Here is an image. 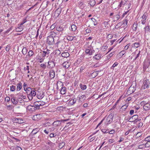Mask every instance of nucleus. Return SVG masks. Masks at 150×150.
I'll return each mask as SVG.
<instances>
[{
	"mask_svg": "<svg viewBox=\"0 0 150 150\" xmlns=\"http://www.w3.org/2000/svg\"><path fill=\"white\" fill-rule=\"evenodd\" d=\"M32 90V89L30 87H28L27 88H25V91L28 95L30 94Z\"/></svg>",
	"mask_w": 150,
	"mask_h": 150,
	"instance_id": "nucleus-32",
	"label": "nucleus"
},
{
	"mask_svg": "<svg viewBox=\"0 0 150 150\" xmlns=\"http://www.w3.org/2000/svg\"><path fill=\"white\" fill-rule=\"evenodd\" d=\"M40 66L44 69H45L46 67V66L45 64H40Z\"/></svg>",
	"mask_w": 150,
	"mask_h": 150,
	"instance_id": "nucleus-63",
	"label": "nucleus"
},
{
	"mask_svg": "<svg viewBox=\"0 0 150 150\" xmlns=\"http://www.w3.org/2000/svg\"><path fill=\"white\" fill-rule=\"evenodd\" d=\"M76 29V27L75 25L73 24L71 25V30L73 31H75Z\"/></svg>",
	"mask_w": 150,
	"mask_h": 150,
	"instance_id": "nucleus-40",
	"label": "nucleus"
},
{
	"mask_svg": "<svg viewBox=\"0 0 150 150\" xmlns=\"http://www.w3.org/2000/svg\"><path fill=\"white\" fill-rule=\"evenodd\" d=\"M36 108V106L34 105H29L27 108V109L28 110L32 112L34 111L35 110L37 109Z\"/></svg>",
	"mask_w": 150,
	"mask_h": 150,
	"instance_id": "nucleus-5",
	"label": "nucleus"
},
{
	"mask_svg": "<svg viewBox=\"0 0 150 150\" xmlns=\"http://www.w3.org/2000/svg\"><path fill=\"white\" fill-rule=\"evenodd\" d=\"M90 4L91 6H93L95 4V1L94 0H91Z\"/></svg>",
	"mask_w": 150,
	"mask_h": 150,
	"instance_id": "nucleus-47",
	"label": "nucleus"
},
{
	"mask_svg": "<svg viewBox=\"0 0 150 150\" xmlns=\"http://www.w3.org/2000/svg\"><path fill=\"white\" fill-rule=\"evenodd\" d=\"M11 47V46L10 45H8L6 47V50L8 52L9 50L10 49V48Z\"/></svg>",
	"mask_w": 150,
	"mask_h": 150,
	"instance_id": "nucleus-49",
	"label": "nucleus"
},
{
	"mask_svg": "<svg viewBox=\"0 0 150 150\" xmlns=\"http://www.w3.org/2000/svg\"><path fill=\"white\" fill-rule=\"evenodd\" d=\"M147 18V14L146 13H144L142 17V20L141 21L142 23L144 25L146 22V20Z\"/></svg>",
	"mask_w": 150,
	"mask_h": 150,
	"instance_id": "nucleus-7",
	"label": "nucleus"
},
{
	"mask_svg": "<svg viewBox=\"0 0 150 150\" xmlns=\"http://www.w3.org/2000/svg\"><path fill=\"white\" fill-rule=\"evenodd\" d=\"M121 26H122V23L121 22H120L116 25L115 27V28L118 29Z\"/></svg>",
	"mask_w": 150,
	"mask_h": 150,
	"instance_id": "nucleus-41",
	"label": "nucleus"
},
{
	"mask_svg": "<svg viewBox=\"0 0 150 150\" xmlns=\"http://www.w3.org/2000/svg\"><path fill=\"white\" fill-rule=\"evenodd\" d=\"M30 94L33 96H35L36 94L35 90L34 89H32L31 92L30 93Z\"/></svg>",
	"mask_w": 150,
	"mask_h": 150,
	"instance_id": "nucleus-29",
	"label": "nucleus"
},
{
	"mask_svg": "<svg viewBox=\"0 0 150 150\" xmlns=\"http://www.w3.org/2000/svg\"><path fill=\"white\" fill-rule=\"evenodd\" d=\"M125 52H126L124 50H122L121 52H120V54L121 55H123L125 54Z\"/></svg>",
	"mask_w": 150,
	"mask_h": 150,
	"instance_id": "nucleus-62",
	"label": "nucleus"
},
{
	"mask_svg": "<svg viewBox=\"0 0 150 150\" xmlns=\"http://www.w3.org/2000/svg\"><path fill=\"white\" fill-rule=\"evenodd\" d=\"M80 86L81 89L82 90H85L86 88V86L85 85H83L82 84H80Z\"/></svg>",
	"mask_w": 150,
	"mask_h": 150,
	"instance_id": "nucleus-37",
	"label": "nucleus"
},
{
	"mask_svg": "<svg viewBox=\"0 0 150 150\" xmlns=\"http://www.w3.org/2000/svg\"><path fill=\"white\" fill-rule=\"evenodd\" d=\"M18 96L20 97H21V98H23V99H25L26 98V96L20 94Z\"/></svg>",
	"mask_w": 150,
	"mask_h": 150,
	"instance_id": "nucleus-52",
	"label": "nucleus"
},
{
	"mask_svg": "<svg viewBox=\"0 0 150 150\" xmlns=\"http://www.w3.org/2000/svg\"><path fill=\"white\" fill-rule=\"evenodd\" d=\"M103 57L102 55L101 54H98L95 55L93 58L96 60H98L100 59L101 58Z\"/></svg>",
	"mask_w": 150,
	"mask_h": 150,
	"instance_id": "nucleus-14",
	"label": "nucleus"
},
{
	"mask_svg": "<svg viewBox=\"0 0 150 150\" xmlns=\"http://www.w3.org/2000/svg\"><path fill=\"white\" fill-rule=\"evenodd\" d=\"M45 104V102L41 100L35 102L34 103V105L36 106V109H37L39 108L40 106L43 105Z\"/></svg>",
	"mask_w": 150,
	"mask_h": 150,
	"instance_id": "nucleus-3",
	"label": "nucleus"
},
{
	"mask_svg": "<svg viewBox=\"0 0 150 150\" xmlns=\"http://www.w3.org/2000/svg\"><path fill=\"white\" fill-rule=\"evenodd\" d=\"M108 47L105 45H103L101 48V50L102 51H105L108 48Z\"/></svg>",
	"mask_w": 150,
	"mask_h": 150,
	"instance_id": "nucleus-34",
	"label": "nucleus"
},
{
	"mask_svg": "<svg viewBox=\"0 0 150 150\" xmlns=\"http://www.w3.org/2000/svg\"><path fill=\"white\" fill-rule=\"evenodd\" d=\"M143 108L146 111L149 110L150 108V105L148 103H146L144 105Z\"/></svg>",
	"mask_w": 150,
	"mask_h": 150,
	"instance_id": "nucleus-19",
	"label": "nucleus"
},
{
	"mask_svg": "<svg viewBox=\"0 0 150 150\" xmlns=\"http://www.w3.org/2000/svg\"><path fill=\"white\" fill-rule=\"evenodd\" d=\"M56 128L54 126H50L48 129L50 132H52L54 131L55 129Z\"/></svg>",
	"mask_w": 150,
	"mask_h": 150,
	"instance_id": "nucleus-43",
	"label": "nucleus"
},
{
	"mask_svg": "<svg viewBox=\"0 0 150 150\" xmlns=\"http://www.w3.org/2000/svg\"><path fill=\"white\" fill-rule=\"evenodd\" d=\"M149 87V84L146 80H144L143 82V84L142 87V89H145Z\"/></svg>",
	"mask_w": 150,
	"mask_h": 150,
	"instance_id": "nucleus-9",
	"label": "nucleus"
},
{
	"mask_svg": "<svg viewBox=\"0 0 150 150\" xmlns=\"http://www.w3.org/2000/svg\"><path fill=\"white\" fill-rule=\"evenodd\" d=\"M7 108L9 110H12L13 109V107L11 105H9L7 106Z\"/></svg>",
	"mask_w": 150,
	"mask_h": 150,
	"instance_id": "nucleus-64",
	"label": "nucleus"
},
{
	"mask_svg": "<svg viewBox=\"0 0 150 150\" xmlns=\"http://www.w3.org/2000/svg\"><path fill=\"white\" fill-rule=\"evenodd\" d=\"M18 27L16 28V31L17 32H21L22 31L24 28V26L18 25Z\"/></svg>",
	"mask_w": 150,
	"mask_h": 150,
	"instance_id": "nucleus-16",
	"label": "nucleus"
},
{
	"mask_svg": "<svg viewBox=\"0 0 150 150\" xmlns=\"http://www.w3.org/2000/svg\"><path fill=\"white\" fill-rule=\"evenodd\" d=\"M44 96L43 93H39L37 94L38 98L40 99H42Z\"/></svg>",
	"mask_w": 150,
	"mask_h": 150,
	"instance_id": "nucleus-24",
	"label": "nucleus"
},
{
	"mask_svg": "<svg viewBox=\"0 0 150 150\" xmlns=\"http://www.w3.org/2000/svg\"><path fill=\"white\" fill-rule=\"evenodd\" d=\"M145 147H149L150 146V142H147L145 144Z\"/></svg>",
	"mask_w": 150,
	"mask_h": 150,
	"instance_id": "nucleus-56",
	"label": "nucleus"
},
{
	"mask_svg": "<svg viewBox=\"0 0 150 150\" xmlns=\"http://www.w3.org/2000/svg\"><path fill=\"white\" fill-rule=\"evenodd\" d=\"M66 88L65 87H62L60 91L61 93L62 94H64L66 93Z\"/></svg>",
	"mask_w": 150,
	"mask_h": 150,
	"instance_id": "nucleus-31",
	"label": "nucleus"
},
{
	"mask_svg": "<svg viewBox=\"0 0 150 150\" xmlns=\"http://www.w3.org/2000/svg\"><path fill=\"white\" fill-rule=\"evenodd\" d=\"M15 121L16 122L18 123H22L23 122V120L19 118H16L15 119Z\"/></svg>",
	"mask_w": 150,
	"mask_h": 150,
	"instance_id": "nucleus-22",
	"label": "nucleus"
},
{
	"mask_svg": "<svg viewBox=\"0 0 150 150\" xmlns=\"http://www.w3.org/2000/svg\"><path fill=\"white\" fill-rule=\"evenodd\" d=\"M95 138V137H92L91 138H90L89 139V137L88 138V139H89V140L90 142H91L93 141V140H94V139Z\"/></svg>",
	"mask_w": 150,
	"mask_h": 150,
	"instance_id": "nucleus-61",
	"label": "nucleus"
},
{
	"mask_svg": "<svg viewBox=\"0 0 150 150\" xmlns=\"http://www.w3.org/2000/svg\"><path fill=\"white\" fill-rule=\"evenodd\" d=\"M47 42L49 45H53L54 43V40L52 36H49L47 38Z\"/></svg>",
	"mask_w": 150,
	"mask_h": 150,
	"instance_id": "nucleus-4",
	"label": "nucleus"
},
{
	"mask_svg": "<svg viewBox=\"0 0 150 150\" xmlns=\"http://www.w3.org/2000/svg\"><path fill=\"white\" fill-rule=\"evenodd\" d=\"M120 12L117 13H116V14L113 17L114 22L118 21L120 18Z\"/></svg>",
	"mask_w": 150,
	"mask_h": 150,
	"instance_id": "nucleus-6",
	"label": "nucleus"
},
{
	"mask_svg": "<svg viewBox=\"0 0 150 150\" xmlns=\"http://www.w3.org/2000/svg\"><path fill=\"white\" fill-rule=\"evenodd\" d=\"M11 100L13 104L16 105L18 103V99L14 96L11 98Z\"/></svg>",
	"mask_w": 150,
	"mask_h": 150,
	"instance_id": "nucleus-13",
	"label": "nucleus"
},
{
	"mask_svg": "<svg viewBox=\"0 0 150 150\" xmlns=\"http://www.w3.org/2000/svg\"><path fill=\"white\" fill-rule=\"evenodd\" d=\"M40 130L38 128H36L33 129L31 132V133L33 134H36Z\"/></svg>",
	"mask_w": 150,
	"mask_h": 150,
	"instance_id": "nucleus-25",
	"label": "nucleus"
},
{
	"mask_svg": "<svg viewBox=\"0 0 150 150\" xmlns=\"http://www.w3.org/2000/svg\"><path fill=\"white\" fill-rule=\"evenodd\" d=\"M10 100V98L8 96H7L5 98V101L7 103L9 102Z\"/></svg>",
	"mask_w": 150,
	"mask_h": 150,
	"instance_id": "nucleus-53",
	"label": "nucleus"
},
{
	"mask_svg": "<svg viewBox=\"0 0 150 150\" xmlns=\"http://www.w3.org/2000/svg\"><path fill=\"white\" fill-rule=\"evenodd\" d=\"M22 52L23 55L26 54L28 52V50L27 48H26V47H23L22 50Z\"/></svg>",
	"mask_w": 150,
	"mask_h": 150,
	"instance_id": "nucleus-26",
	"label": "nucleus"
},
{
	"mask_svg": "<svg viewBox=\"0 0 150 150\" xmlns=\"http://www.w3.org/2000/svg\"><path fill=\"white\" fill-rule=\"evenodd\" d=\"M141 119L138 118V116L137 115H134L130 118L128 121L131 122L136 123L138 121L141 120Z\"/></svg>",
	"mask_w": 150,
	"mask_h": 150,
	"instance_id": "nucleus-1",
	"label": "nucleus"
},
{
	"mask_svg": "<svg viewBox=\"0 0 150 150\" xmlns=\"http://www.w3.org/2000/svg\"><path fill=\"white\" fill-rule=\"evenodd\" d=\"M55 73L53 70L50 71V76L51 79L53 78L55 76Z\"/></svg>",
	"mask_w": 150,
	"mask_h": 150,
	"instance_id": "nucleus-20",
	"label": "nucleus"
},
{
	"mask_svg": "<svg viewBox=\"0 0 150 150\" xmlns=\"http://www.w3.org/2000/svg\"><path fill=\"white\" fill-rule=\"evenodd\" d=\"M69 54L68 52H64L62 53V56L63 57L65 58H67L69 57Z\"/></svg>",
	"mask_w": 150,
	"mask_h": 150,
	"instance_id": "nucleus-23",
	"label": "nucleus"
},
{
	"mask_svg": "<svg viewBox=\"0 0 150 150\" xmlns=\"http://www.w3.org/2000/svg\"><path fill=\"white\" fill-rule=\"evenodd\" d=\"M145 140L147 142H150V136L148 137H146L145 139Z\"/></svg>",
	"mask_w": 150,
	"mask_h": 150,
	"instance_id": "nucleus-54",
	"label": "nucleus"
},
{
	"mask_svg": "<svg viewBox=\"0 0 150 150\" xmlns=\"http://www.w3.org/2000/svg\"><path fill=\"white\" fill-rule=\"evenodd\" d=\"M56 136V133H51L50 135V138H52L55 137Z\"/></svg>",
	"mask_w": 150,
	"mask_h": 150,
	"instance_id": "nucleus-57",
	"label": "nucleus"
},
{
	"mask_svg": "<svg viewBox=\"0 0 150 150\" xmlns=\"http://www.w3.org/2000/svg\"><path fill=\"white\" fill-rule=\"evenodd\" d=\"M124 5V4L123 3L122 1H121L120 2V4L118 6V7L120 8L122 7L123 5Z\"/></svg>",
	"mask_w": 150,
	"mask_h": 150,
	"instance_id": "nucleus-59",
	"label": "nucleus"
},
{
	"mask_svg": "<svg viewBox=\"0 0 150 150\" xmlns=\"http://www.w3.org/2000/svg\"><path fill=\"white\" fill-rule=\"evenodd\" d=\"M128 21V20L125 19L121 22L122 23V25H123V27H125L127 25Z\"/></svg>",
	"mask_w": 150,
	"mask_h": 150,
	"instance_id": "nucleus-28",
	"label": "nucleus"
},
{
	"mask_svg": "<svg viewBox=\"0 0 150 150\" xmlns=\"http://www.w3.org/2000/svg\"><path fill=\"white\" fill-rule=\"evenodd\" d=\"M76 98H74L73 99H71L70 101V104L71 105L74 104L76 102Z\"/></svg>",
	"mask_w": 150,
	"mask_h": 150,
	"instance_id": "nucleus-39",
	"label": "nucleus"
},
{
	"mask_svg": "<svg viewBox=\"0 0 150 150\" xmlns=\"http://www.w3.org/2000/svg\"><path fill=\"white\" fill-rule=\"evenodd\" d=\"M135 90V89L134 87H132L131 86L129 87V88H128L127 92L128 93H133Z\"/></svg>",
	"mask_w": 150,
	"mask_h": 150,
	"instance_id": "nucleus-18",
	"label": "nucleus"
},
{
	"mask_svg": "<svg viewBox=\"0 0 150 150\" xmlns=\"http://www.w3.org/2000/svg\"><path fill=\"white\" fill-rule=\"evenodd\" d=\"M132 46L135 48L138 47L140 46V43L139 42H135L132 44Z\"/></svg>",
	"mask_w": 150,
	"mask_h": 150,
	"instance_id": "nucleus-30",
	"label": "nucleus"
},
{
	"mask_svg": "<svg viewBox=\"0 0 150 150\" xmlns=\"http://www.w3.org/2000/svg\"><path fill=\"white\" fill-rule=\"evenodd\" d=\"M144 29H145V33L149 31L150 30L149 26V25H147L144 28Z\"/></svg>",
	"mask_w": 150,
	"mask_h": 150,
	"instance_id": "nucleus-45",
	"label": "nucleus"
},
{
	"mask_svg": "<svg viewBox=\"0 0 150 150\" xmlns=\"http://www.w3.org/2000/svg\"><path fill=\"white\" fill-rule=\"evenodd\" d=\"M18 102H19L20 103H23L24 100L23 99V98L21 97H20L19 96H18Z\"/></svg>",
	"mask_w": 150,
	"mask_h": 150,
	"instance_id": "nucleus-35",
	"label": "nucleus"
},
{
	"mask_svg": "<svg viewBox=\"0 0 150 150\" xmlns=\"http://www.w3.org/2000/svg\"><path fill=\"white\" fill-rule=\"evenodd\" d=\"M57 30L58 31L61 32L64 30V28L62 26H58L57 28Z\"/></svg>",
	"mask_w": 150,
	"mask_h": 150,
	"instance_id": "nucleus-36",
	"label": "nucleus"
},
{
	"mask_svg": "<svg viewBox=\"0 0 150 150\" xmlns=\"http://www.w3.org/2000/svg\"><path fill=\"white\" fill-rule=\"evenodd\" d=\"M130 46V44H128L126 45L124 48V49L125 50H127L128 49L129 47Z\"/></svg>",
	"mask_w": 150,
	"mask_h": 150,
	"instance_id": "nucleus-55",
	"label": "nucleus"
},
{
	"mask_svg": "<svg viewBox=\"0 0 150 150\" xmlns=\"http://www.w3.org/2000/svg\"><path fill=\"white\" fill-rule=\"evenodd\" d=\"M33 96L31 95L30 94H28V99L30 100H31L32 99Z\"/></svg>",
	"mask_w": 150,
	"mask_h": 150,
	"instance_id": "nucleus-60",
	"label": "nucleus"
},
{
	"mask_svg": "<svg viewBox=\"0 0 150 150\" xmlns=\"http://www.w3.org/2000/svg\"><path fill=\"white\" fill-rule=\"evenodd\" d=\"M17 91H20L22 88V83L21 82H19L17 84Z\"/></svg>",
	"mask_w": 150,
	"mask_h": 150,
	"instance_id": "nucleus-21",
	"label": "nucleus"
},
{
	"mask_svg": "<svg viewBox=\"0 0 150 150\" xmlns=\"http://www.w3.org/2000/svg\"><path fill=\"white\" fill-rule=\"evenodd\" d=\"M61 124V121L60 120H58L54 121L52 124V125L55 128L59 126Z\"/></svg>",
	"mask_w": 150,
	"mask_h": 150,
	"instance_id": "nucleus-11",
	"label": "nucleus"
},
{
	"mask_svg": "<svg viewBox=\"0 0 150 150\" xmlns=\"http://www.w3.org/2000/svg\"><path fill=\"white\" fill-rule=\"evenodd\" d=\"M86 96L85 95H79L77 97V100L80 102H82L86 99Z\"/></svg>",
	"mask_w": 150,
	"mask_h": 150,
	"instance_id": "nucleus-8",
	"label": "nucleus"
},
{
	"mask_svg": "<svg viewBox=\"0 0 150 150\" xmlns=\"http://www.w3.org/2000/svg\"><path fill=\"white\" fill-rule=\"evenodd\" d=\"M34 53L32 50H30L28 53V55L29 56H32L34 54Z\"/></svg>",
	"mask_w": 150,
	"mask_h": 150,
	"instance_id": "nucleus-46",
	"label": "nucleus"
},
{
	"mask_svg": "<svg viewBox=\"0 0 150 150\" xmlns=\"http://www.w3.org/2000/svg\"><path fill=\"white\" fill-rule=\"evenodd\" d=\"M145 147V145L144 144L140 145L138 146V148L140 149H144Z\"/></svg>",
	"mask_w": 150,
	"mask_h": 150,
	"instance_id": "nucleus-51",
	"label": "nucleus"
},
{
	"mask_svg": "<svg viewBox=\"0 0 150 150\" xmlns=\"http://www.w3.org/2000/svg\"><path fill=\"white\" fill-rule=\"evenodd\" d=\"M103 24L105 26V28H108L109 26V24L108 23V21H104Z\"/></svg>",
	"mask_w": 150,
	"mask_h": 150,
	"instance_id": "nucleus-38",
	"label": "nucleus"
},
{
	"mask_svg": "<svg viewBox=\"0 0 150 150\" xmlns=\"http://www.w3.org/2000/svg\"><path fill=\"white\" fill-rule=\"evenodd\" d=\"M137 52L138 53H137V55L136 57H137V58H138V57H139L140 54V53L141 52V51L140 50L138 51L137 50L135 51V52H134V54H135Z\"/></svg>",
	"mask_w": 150,
	"mask_h": 150,
	"instance_id": "nucleus-44",
	"label": "nucleus"
},
{
	"mask_svg": "<svg viewBox=\"0 0 150 150\" xmlns=\"http://www.w3.org/2000/svg\"><path fill=\"white\" fill-rule=\"evenodd\" d=\"M149 65L148 64L147 61L146 59L145 60L143 64V70L145 71L146 69L148 68Z\"/></svg>",
	"mask_w": 150,
	"mask_h": 150,
	"instance_id": "nucleus-10",
	"label": "nucleus"
},
{
	"mask_svg": "<svg viewBox=\"0 0 150 150\" xmlns=\"http://www.w3.org/2000/svg\"><path fill=\"white\" fill-rule=\"evenodd\" d=\"M70 65V63L69 62L66 61L64 62L62 64L63 67L65 68H68Z\"/></svg>",
	"mask_w": 150,
	"mask_h": 150,
	"instance_id": "nucleus-17",
	"label": "nucleus"
},
{
	"mask_svg": "<svg viewBox=\"0 0 150 150\" xmlns=\"http://www.w3.org/2000/svg\"><path fill=\"white\" fill-rule=\"evenodd\" d=\"M16 89V86L12 85L10 86V90L12 91H14Z\"/></svg>",
	"mask_w": 150,
	"mask_h": 150,
	"instance_id": "nucleus-48",
	"label": "nucleus"
},
{
	"mask_svg": "<svg viewBox=\"0 0 150 150\" xmlns=\"http://www.w3.org/2000/svg\"><path fill=\"white\" fill-rule=\"evenodd\" d=\"M133 130H132V129H130L127 132H126L125 133V135H128L129 132H132L133 131Z\"/></svg>",
	"mask_w": 150,
	"mask_h": 150,
	"instance_id": "nucleus-58",
	"label": "nucleus"
},
{
	"mask_svg": "<svg viewBox=\"0 0 150 150\" xmlns=\"http://www.w3.org/2000/svg\"><path fill=\"white\" fill-rule=\"evenodd\" d=\"M113 119V116L112 115H110L107 117V120L109 123H110L112 121Z\"/></svg>",
	"mask_w": 150,
	"mask_h": 150,
	"instance_id": "nucleus-15",
	"label": "nucleus"
},
{
	"mask_svg": "<svg viewBox=\"0 0 150 150\" xmlns=\"http://www.w3.org/2000/svg\"><path fill=\"white\" fill-rule=\"evenodd\" d=\"M91 23L92 24H93L94 25H96L97 23V21L96 20L93 18H91Z\"/></svg>",
	"mask_w": 150,
	"mask_h": 150,
	"instance_id": "nucleus-33",
	"label": "nucleus"
},
{
	"mask_svg": "<svg viewBox=\"0 0 150 150\" xmlns=\"http://www.w3.org/2000/svg\"><path fill=\"white\" fill-rule=\"evenodd\" d=\"M94 52L93 48L90 46L88 47L85 50L86 53L88 55H91Z\"/></svg>",
	"mask_w": 150,
	"mask_h": 150,
	"instance_id": "nucleus-2",
	"label": "nucleus"
},
{
	"mask_svg": "<svg viewBox=\"0 0 150 150\" xmlns=\"http://www.w3.org/2000/svg\"><path fill=\"white\" fill-rule=\"evenodd\" d=\"M128 105L129 104L128 103H126L122 106L121 108V109L123 111H125V109L127 108Z\"/></svg>",
	"mask_w": 150,
	"mask_h": 150,
	"instance_id": "nucleus-27",
	"label": "nucleus"
},
{
	"mask_svg": "<svg viewBox=\"0 0 150 150\" xmlns=\"http://www.w3.org/2000/svg\"><path fill=\"white\" fill-rule=\"evenodd\" d=\"M42 57H45L46 56V54L48 55L49 53H48L47 52L45 51H43L42 52Z\"/></svg>",
	"mask_w": 150,
	"mask_h": 150,
	"instance_id": "nucleus-42",
	"label": "nucleus"
},
{
	"mask_svg": "<svg viewBox=\"0 0 150 150\" xmlns=\"http://www.w3.org/2000/svg\"><path fill=\"white\" fill-rule=\"evenodd\" d=\"M55 66L54 63L52 61H49L48 62V67L50 68L54 67Z\"/></svg>",
	"mask_w": 150,
	"mask_h": 150,
	"instance_id": "nucleus-12",
	"label": "nucleus"
},
{
	"mask_svg": "<svg viewBox=\"0 0 150 150\" xmlns=\"http://www.w3.org/2000/svg\"><path fill=\"white\" fill-rule=\"evenodd\" d=\"M67 39L68 40L71 41L73 40L74 37L72 36H68L67 37Z\"/></svg>",
	"mask_w": 150,
	"mask_h": 150,
	"instance_id": "nucleus-50",
	"label": "nucleus"
}]
</instances>
